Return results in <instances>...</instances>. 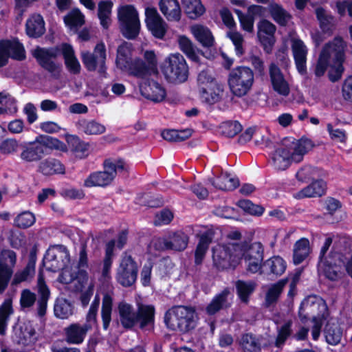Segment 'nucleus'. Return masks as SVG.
Instances as JSON below:
<instances>
[{
  "label": "nucleus",
  "mask_w": 352,
  "mask_h": 352,
  "mask_svg": "<svg viewBox=\"0 0 352 352\" xmlns=\"http://www.w3.org/2000/svg\"><path fill=\"white\" fill-rule=\"evenodd\" d=\"M64 21L71 30L76 31L85 23V16L78 9L72 10L64 18Z\"/></svg>",
  "instance_id": "obj_51"
},
{
  "label": "nucleus",
  "mask_w": 352,
  "mask_h": 352,
  "mask_svg": "<svg viewBox=\"0 0 352 352\" xmlns=\"http://www.w3.org/2000/svg\"><path fill=\"white\" fill-rule=\"evenodd\" d=\"M56 55L53 50L36 48L33 51V56L36 58L40 65L50 72H55L58 68L52 58Z\"/></svg>",
  "instance_id": "obj_28"
},
{
  "label": "nucleus",
  "mask_w": 352,
  "mask_h": 352,
  "mask_svg": "<svg viewBox=\"0 0 352 352\" xmlns=\"http://www.w3.org/2000/svg\"><path fill=\"white\" fill-rule=\"evenodd\" d=\"M16 254L13 250L5 249L0 252V294L8 286L16 263Z\"/></svg>",
  "instance_id": "obj_15"
},
{
  "label": "nucleus",
  "mask_w": 352,
  "mask_h": 352,
  "mask_svg": "<svg viewBox=\"0 0 352 352\" xmlns=\"http://www.w3.org/2000/svg\"><path fill=\"white\" fill-rule=\"evenodd\" d=\"M64 59L65 65L69 72L76 74L80 71V64L75 56L74 50L72 45L63 43L60 46Z\"/></svg>",
  "instance_id": "obj_30"
},
{
  "label": "nucleus",
  "mask_w": 352,
  "mask_h": 352,
  "mask_svg": "<svg viewBox=\"0 0 352 352\" xmlns=\"http://www.w3.org/2000/svg\"><path fill=\"white\" fill-rule=\"evenodd\" d=\"M132 44L124 42L120 45L117 50L116 63L117 67L122 71L133 75L138 74L135 69L136 60H132Z\"/></svg>",
  "instance_id": "obj_18"
},
{
  "label": "nucleus",
  "mask_w": 352,
  "mask_h": 352,
  "mask_svg": "<svg viewBox=\"0 0 352 352\" xmlns=\"http://www.w3.org/2000/svg\"><path fill=\"white\" fill-rule=\"evenodd\" d=\"M331 243L332 239L330 237L327 238L321 248L318 272L329 280H336L340 276V267L337 265L338 258L335 257V255L340 254V252L333 253L328 257L324 256Z\"/></svg>",
  "instance_id": "obj_13"
},
{
  "label": "nucleus",
  "mask_w": 352,
  "mask_h": 352,
  "mask_svg": "<svg viewBox=\"0 0 352 352\" xmlns=\"http://www.w3.org/2000/svg\"><path fill=\"white\" fill-rule=\"evenodd\" d=\"M267 9L273 20L280 25H286L291 19L290 14L276 3H270Z\"/></svg>",
  "instance_id": "obj_39"
},
{
  "label": "nucleus",
  "mask_w": 352,
  "mask_h": 352,
  "mask_svg": "<svg viewBox=\"0 0 352 352\" xmlns=\"http://www.w3.org/2000/svg\"><path fill=\"white\" fill-rule=\"evenodd\" d=\"M316 14L323 33L330 34L335 25L333 17L320 7L316 9Z\"/></svg>",
  "instance_id": "obj_42"
},
{
  "label": "nucleus",
  "mask_w": 352,
  "mask_h": 352,
  "mask_svg": "<svg viewBox=\"0 0 352 352\" xmlns=\"http://www.w3.org/2000/svg\"><path fill=\"white\" fill-rule=\"evenodd\" d=\"M67 142L77 157L82 158L87 155L89 144L81 141L77 136H68Z\"/></svg>",
  "instance_id": "obj_53"
},
{
  "label": "nucleus",
  "mask_w": 352,
  "mask_h": 352,
  "mask_svg": "<svg viewBox=\"0 0 352 352\" xmlns=\"http://www.w3.org/2000/svg\"><path fill=\"white\" fill-rule=\"evenodd\" d=\"M89 329L87 324H72L65 329V340L69 344H81Z\"/></svg>",
  "instance_id": "obj_26"
},
{
  "label": "nucleus",
  "mask_w": 352,
  "mask_h": 352,
  "mask_svg": "<svg viewBox=\"0 0 352 352\" xmlns=\"http://www.w3.org/2000/svg\"><path fill=\"white\" fill-rule=\"evenodd\" d=\"M38 292L39 298L37 301V313L41 317L46 313L47 304L50 295V290L44 282L42 274L40 273L37 281Z\"/></svg>",
  "instance_id": "obj_32"
},
{
  "label": "nucleus",
  "mask_w": 352,
  "mask_h": 352,
  "mask_svg": "<svg viewBox=\"0 0 352 352\" xmlns=\"http://www.w3.org/2000/svg\"><path fill=\"white\" fill-rule=\"evenodd\" d=\"M223 86L218 84H213V86L206 88L199 92L201 100L206 103L212 104L219 102L223 95Z\"/></svg>",
  "instance_id": "obj_38"
},
{
  "label": "nucleus",
  "mask_w": 352,
  "mask_h": 352,
  "mask_svg": "<svg viewBox=\"0 0 352 352\" xmlns=\"http://www.w3.org/2000/svg\"><path fill=\"white\" fill-rule=\"evenodd\" d=\"M164 320L169 329L186 332L195 328L197 315L191 307L176 306L166 312Z\"/></svg>",
  "instance_id": "obj_7"
},
{
  "label": "nucleus",
  "mask_w": 352,
  "mask_h": 352,
  "mask_svg": "<svg viewBox=\"0 0 352 352\" xmlns=\"http://www.w3.org/2000/svg\"><path fill=\"white\" fill-rule=\"evenodd\" d=\"M81 58L85 67L89 71H98L102 76L106 74V48L102 43H98L94 53L88 51L81 52Z\"/></svg>",
  "instance_id": "obj_14"
},
{
  "label": "nucleus",
  "mask_w": 352,
  "mask_h": 352,
  "mask_svg": "<svg viewBox=\"0 0 352 352\" xmlns=\"http://www.w3.org/2000/svg\"><path fill=\"white\" fill-rule=\"evenodd\" d=\"M178 43L180 50L192 61L198 62L199 51L195 47L192 41L185 36H179Z\"/></svg>",
  "instance_id": "obj_46"
},
{
  "label": "nucleus",
  "mask_w": 352,
  "mask_h": 352,
  "mask_svg": "<svg viewBox=\"0 0 352 352\" xmlns=\"http://www.w3.org/2000/svg\"><path fill=\"white\" fill-rule=\"evenodd\" d=\"M118 17L122 34L127 38H135L140 32V21L135 8L129 5L120 7Z\"/></svg>",
  "instance_id": "obj_11"
},
{
  "label": "nucleus",
  "mask_w": 352,
  "mask_h": 352,
  "mask_svg": "<svg viewBox=\"0 0 352 352\" xmlns=\"http://www.w3.org/2000/svg\"><path fill=\"white\" fill-rule=\"evenodd\" d=\"M75 267L79 272L80 278H82L83 282H87L89 280V276L87 272V269L88 268V258L85 245H82L80 247L78 264Z\"/></svg>",
  "instance_id": "obj_56"
},
{
  "label": "nucleus",
  "mask_w": 352,
  "mask_h": 352,
  "mask_svg": "<svg viewBox=\"0 0 352 352\" xmlns=\"http://www.w3.org/2000/svg\"><path fill=\"white\" fill-rule=\"evenodd\" d=\"M239 344L243 352H260L262 344L252 334L246 333L242 336Z\"/></svg>",
  "instance_id": "obj_48"
},
{
  "label": "nucleus",
  "mask_w": 352,
  "mask_h": 352,
  "mask_svg": "<svg viewBox=\"0 0 352 352\" xmlns=\"http://www.w3.org/2000/svg\"><path fill=\"white\" fill-rule=\"evenodd\" d=\"M47 147L40 142L30 143L21 153V158L28 162L40 160L46 153Z\"/></svg>",
  "instance_id": "obj_25"
},
{
  "label": "nucleus",
  "mask_w": 352,
  "mask_h": 352,
  "mask_svg": "<svg viewBox=\"0 0 352 352\" xmlns=\"http://www.w3.org/2000/svg\"><path fill=\"white\" fill-rule=\"evenodd\" d=\"M338 258L337 265L340 267V272H341V264L344 265L345 270L348 275L352 278V253L349 254L345 250V253L340 252V254L335 255V257ZM342 272H340V276H341Z\"/></svg>",
  "instance_id": "obj_61"
},
{
  "label": "nucleus",
  "mask_w": 352,
  "mask_h": 352,
  "mask_svg": "<svg viewBox=\"0 0 352 352\" xmlns=\"http://www.w3.org/2000/svg\"><path fill=\"white\" fill-rule=\"evenodd\" d=\"M39 169L46 175L63 174L65 173L64 166L57 160L47 159L39 165Z\"/></svg>",
  "instance_id": "obj_45"
},
{
  "label": "nucleus",
  "mask_w": 352,
  "mask_h": 352,
  "mask_svg": "<svg viewBox=\"0 0 352 352\" xmlns=\"http://www.w3.org/2000/svg\"><path fill=\"white\" fill-rule=\"evenodd\" d=\"M210 242L211 239L207 234L201 235L195 251L196 264L201 263Z\"/></svg>",
  "instance_id": "obj_59"
},
{
  "label": "nucleus",
  "mask_w": 352,
  "mask_h": 352,
  "mask_svg": "<svg viewBox=\"0 0 352 352\" xmlns=\"http://www.w3.org/2000/svg\"><path fill=\"white\" fill-rule=\"evenodd\" d=\"M263 269L274 274L281 275L286 269V263L281 257L274 256L265 262Z\"/></svg>",
  "instance_id": "obj_52"
},
{
  "label": "nucleus",
  "mask_w": 352,
  "mask_h": 352,
  "mask_svg": "<svg viewBox=\"0 0 352 352\" xmlns=\"http://www.w3.org/2000/svg\"><path fill=\"white\" fill-rule=\"evenodd\" d=\"M299 316L302 322L312 318L311 336L317 340L320 335L322 324L327 321L324 328L326 341L332 345L338 344L342 338V331L336 318H329V312L325 302L316 296H309L301 303Z\"/></svg>",
  "instance_id": "obj_2"
},
{
  "label": "nucleus",
  "mask_w": 352,
  "mask_h": 352,
  "mask_svg": "<svg viewBox=\"0 0 352 352\" xmlns=\"http://www.w3.org/2000/svg\"><path fill=\"white\" fill-rule=\"evenodd\" d=\"M35 217L33 213L25 211L19 214L14 220L15 225L20 228H28L35 223Z\"/></svg>",
  "instance_id": "obj_63"
},
{
  "label": "nucleus",
  "mask_w": 352,
  "mask_h": 352,
  "mask_svg": "<svg viewBox=\"0 0 352 352\" xmlns=\"http://www.w3.org/2000/svg\"><path fill=\"white\" fill-rule=\"evenodd\" d=\"M144 61L136 60L135 69L140 72L134 74L135 76L143 78L146 75L157 72V60L153 51H146L144 54Z\"/></svg>",
  "instance_id": "obj_24"
},
{
  "label": "nucleus",
  "mask_w": 352,
  "mask_h": 352,
  "mask_svg": "<svg viewBox=\"0 0 352 352\" xmlns=\"http://www.w3.org/2000/svg\"><path fill=\"white\" fill-rule=\"evenodd\" d=\"M141 94L154 102L163 101L166 96L165 89L155 81H142L140 83Z\"/></svg>",
  "instance_id": "obj_21"
},
{
  "label": "nucleus",
  "mask_w": 352,
  "mask_h": 352,
  "mask_svg": "<svg viewBox=\"0 0 352 352\" xmlns=\"http://www.w3.org/2000/svg\"><path fill=\"white\" fill-rule=\"evenodd\" d=\"M61 272L58 276V281L63 284H69L71 283L75 279H78V282L82 285L84 283H87V282H83L82 278L79 277V272L74 267L72 266V263L68 265L65 267H63L60 269Z\"/></svg>",
  "instance_id": "obj_50"
},
{
  "label": "nucleus",
  "mask_w": 352,
  "mask_h": 352,
  "mask_svg": "<svg viewBox=\"0 0 352 352\" xmlns=\"http://www.w3.org/2000/svg\"><path fill=\"white\" fill-rule=\"evenodd\" d=\"M286 283L287 280L282 279L266 287L265 304L267 306L277 301Z\"/></svg>",
  "instance_id": "obj_41"
},
{
  "label": "nucleus",
  "mask_w": 352,
  "mask_h": 352,
  "mask_svg": "<svg viewBox=\"0 0 352 352\" xmlns=\"http://www.w3.org/2000/svg\"><path fill=\"white\" fill-rule=\"evenodd\" d=\"M221 132L228 137H233L242 130V126L237 121H228L221 124Z\"/></svg>",
  "instance_id": "obj_64"
},
{
  "label": "nucleus",
  "mask_w": 352,
  "mask_h": 352,
  "mask_svg": "<svg viewBox=\"0 0 352 352\" xmlns=\"http://www.w3.org/2000/svg\"><path fill=\"white\" fill-rule=\"evenodd\" d=\"M230 296V293L228 289H225L221 293L216 295L208 305L206 308L207 313L212 315L220 309L228 307L230 305L228 302Z\"/></svg>",
  "instance_id": "obj_37"
},
{
  "label": "nucleus",
  "mask_w": 352,
  "mask_h": 352,
  "mask_svg": "<svg viewBox=\"0 0 352 352\" xmlns=\"http://www.w3.org/2000/svg\"><path fill=\"white\" fill-rule=\"evenodd\" d=\"M103 170L91 173L84 181V186L105 187L110 185L120 172L126 170L127 165L120 159H108L103 163Z\"/></svg>",
  "instance_id": "obj_6"
},
{
  "label": "nucleus",
  "mask_w": 352,
  "mask_h": 352,
  "mask_svg": "<svg viewBox=\"0 0 352 352\" xmlns=\"http://www.w3.org/2000/svg\"><path fill=\"white\" fill-rule=\"evenodd\" d=\"M76 126L79 131L87 135H100L106 131V127L104 124L94 120H80L77 122Z\"/></svg>",
  "instance_id": "obj_35"
},
{
  "label": "nucleus",
  "mask_w": 352,
  "mask_h": 352,
  "mask_svg": "<svg viewBox=\"0 0 352 352\" xmlns=\"http://www.w3.org/2000/svg\"><path fill=\"white\" fill-rule=\"evenodd\" d=\"M197 83L200 92L206 88L213 86V84H218L219 82L215 80L210 71L204 70L198 75Z\"/></svg>",
  "instance_id": "obj_60"
},
{
  "label": "nucleus",
  "mask_w": 352,
  "mask_h": 352,
  "mask_svg": "<svg viewBox=\"0 0 352 352\" xmlns=\"http://www.w3.org/2000/svg\"><path fill=\"white\" fill-rule=\"evenodd\" d=\"M190 32L204 47H209L214 45V38L212 32L207 27L200 24H195L190 27Z\"/></svg>",
  "instance_id": "obj_31"
},
{
  "label": "nucleus",
  "mask_w": 352,
  "mask_h": 352,
  "mask_svg": "<svg viewBox=\"0 0 352 352\" xmlns=\"http://www.w3.org/2000/svg\"><path fill=\"white\" fill-rule=\"evenodd\" d=\"M108 291L104 294L102 304L101 316L102 326L104 330L109 328L111 321V312L113 305V292L111 287L107 285Z\"/></svg>",
  "instance_id": "obj_33"
},
{
  "label": "nucleus",
  "mask_w": 352,
  "mask_h": 352,
  "mask_svg": "<svg viewBox=\"0 0 352 352\" xmlns=\"http://www.w3.org/2000/svg\"><path fill=\"white\" fill-rule=\"evenodd\" d=\"M310 252L309 241L308 239L302 238L294 245V262L295 264H300L309 255Z\"/></svg>",
  "instance_id": "obj_43"
},
{
  "label": "nucleus",
  "mask_w": 352,
  "mask_h": 352,
  "mask_svg": "<svg viewBox=\"0 0 352 352\" xmlns=\"http://www.w3.org/2000/svg\"><path fill=\"white\" fill-rule=\"evenodd\" d=\"M45 31V22L39 14H34L26 22V32L30 37H38Z\"/></svg>",
  "instance_id": "obj_34"
},
{
  "label": "nucleus",
  "mask_w": 352,
  "mask_h": 352,
  "mask_svg": "<svg viewBox=\"0 0 352 352\" xmlns=\"http://www.w3.org/2000/svg\"><path fill=\"white\" fill-rule=\"evenodd\" d=\"M162 71L166 79L173 83L184 82L188 76L186 62L179 53L171 54L164 59Z\"/></svg>",
  "instance_id": "obj_8"
},
{
  "label": "nucleus",
  "mask_w": 352,
  "mask_h": 352,
  "mask_svg": "<svg viewBox=\"0 0 352 352\" xmlns=\"http://www.w3.org/2000/svg\"><path fill=\"white\" fill-rule=\"evenodd\" d=\"M112 6L111 1H101L98 4V17L100 20V24L104 28H108L111 24Z\"/></svg>",
  "instance_id": "obj_57"
},
{
  "label": "nucleus",
  "mask_w": 352,
  "mask_h": 352,
  "mask_svg": "<svg viewBox=\"0 0 352 352\" xmlns=\"http://www.w3.org/2000/svg\"><path fill=\"white\" fill-rule=\"evenodd\" d=\"M186 15L191 19H196L205 12V8L200 0H183Z\"/></svg>",
  "instance_id": "obj_44"
},
{
  "label": "nucleus",
  "mask_w": 352,
  "mask_h": 352,
  "mask_svg": "<svg viewBox=\"0 0 352 352\" xmlns=\"http://www.w3.org/2000/svg\"><path fill=\"white\" fill-rule=\"evenodd\" d=\"M292 50L296 68L299 73L304 74L307 71V56L308 48L299 38L292 39Z\"/></svg>",
  "instance_id": "obj_23"
},
{
  "label": "nucleus",
  "mask_w": 352,
  "mask_h": 352,
  "mask_svg": "<svg viewBox=\"0 0 352 352\" xmlns=\"http://www.w3.org/2000/svg\"><path fill=\"white\" fill-rule=\"evenodd\" d=\"M192 135L190 129H185L182 131L168 129L164 130L162 133V138L169 142H181L184 141Z\"/></svg>",
  "instance_id": "obj_58"
},
{
  "label": "nucleus",
  "mask_w": 352,
  "mask_h": 352,
  "mask_svg": "<svg viewBox=\"0 0 352 352\" xmlns=\"http://www.w3.org/2000/svg\"><path fill=\"white\" fill-rule=\"evenodd\" d=\"M13 313L11 299H6L0 306V334L6 332L10 316Z\"/></svg>",
  "instance_id": "obj_54"
},
{
  "label": "nucleus",
  "mask_w": 352,
  "mask_h": 352,
  "mask_svg": "<svg viewBox=\"0 0 352 352\" xmlns=\"http://www.w3.org/2000/svg\"><path fill=\"white\" fill-rule=\"evenodd\" d=\"M345 47V43L339 36L327 43L319 54L314 69L315 75L318 77L322 76L329 69L330 80H338L342 73Z\"/></svg>",
  "instance_id": "obj_3"
},
{
  "label": "nucleus",
  "mask_w": 352,
  "mask_h": 352,
  "mask_svg": "<svg viewBox=\"0 0 352 352\" xmlns=\"http://www.w3.org/2000/svg\"><path fill=\"white\" fill-rule=\"evenodd\" d=\"M9 58L16 60L25 58V50L17 40H5L0 42V67L6 65Z\"/></svg>",
  "instance_id": "obj_17"
},
{
  "label": "nucleus",
  "mask_w": 352,
  "mask_h": 352,
  "mask_svg": "<svg viewBox=\"0 0 352 352\" xmlns=\"http://www.w3.org/2000/svg\"><path fill=\"white\" fill-rule=\"evenodd\" d=\"M314 146L312 142L308 139L286 138L272 154L274 167L279 170L289 168L292 163L300 162Z\"/></svg>",
  "instance_id": "obj_4"
},
{
  "label": "nucleus",
  "mask_w": 352,
  "mask_h": 352,
  "mask_svg": "<svg viewBox=\"0 0 352 352\" xmlns=\"http://www.w3.org/2000/svg\"><path fill=\"white\" fill-rule=\"evenodd\" d=\"M254 83V73L247 67H237L228 76V85L232 93L239 97L246 95Z\"/></svg>",
  "instance_id": "obj_10"
},
{
  "label": "nucleus",
  "mask_w": 352,
  "mask_h": 352,
  "mask_svg": "<svg viewBox=\"0 0 352 352\" xmlns=\"http://www.w3.org/2000/svg\"><path fill=\"white\" fill-rule=\"evenodd\" d=\"M257 36L264 50L267 53H270L276 42L275 32L276 26L270 21L266 19L261 20L258 25Z\"/></svg>",
  "instance_id": "obj_20"
},
{
  "label": "nucleus",
  "mask_w": 352,
  "mask_h": 352,
  "mask_svg": "<svg viewBox=\"0 0 352 352\" xmlns=\"http://www.w3.org/2000/svg\"><path fill=\"white\" fill-rule=\"evenodd\" d=\"M137 274L138 266L135 262L130 255L125 253L117 270V280L124 287L131 286L135 283Z\"/></svg>",
  "instance_id": "obj_16"
},
{
  "label": "nucleus",
  "mask_w": 352,
  "mask_h": 352,
  "mask_svg": "<svg viewBox=\"0 0 352 352\" xmlns=\"http://www.w3.org/2000/svg\"><path fill=\"white\" fill-rule=\"evenodd\" d=\"M54 314L60 319H67L73 314V306L66 299L57 298L54 308Z\"/></svg>",
  "instance_id": "obj_49"
},
{
  "label": "nucleus",
  "mask_w": 352,
  "mask_h": 352,
  "mask_svg": "<svg viewBox=\"0 0 352 352\" xmlns=\"http://www.w3.org/2000/svg\"><path fill=\"white\" fill-rule=\"evenodd\" d=\"M36 258L31 255V257L25 267L17 271L13 277L12 283L18 285L22 282L30 280L35 274Z\"/></svg>",
  "instance_id": "obj_36"
},
{
  "label": "nucleus",
  "mask_w": 352,
  "mask_h": 352,
  "mask_svg": "<svg viewBox=\"0 0 352 352\" xmlns=\"http://www.w3.org/2000/svg\"><path fill=\"white\" fill-rule=\"evenodd\" d=\"M292 324V321L288 320L278 327V336L275 342L276 346L280 347L290 336Z\"/></svg>",
  "instance_id": "obj_62"
},
{
  "label": "nucleus",
  "mask_w": 352,
  "mask_h": 352,
  "mask_svg": "<svg viewBox=\"0 0 352 352\" xmlns=\"http://www.w3.org/2000/svg\"><path fill=\"white\" fill-rule=\"evenodd\" d=\"M145 22L148 30L157 38H163L167 31V24L154 8L145 10Z\"/></svg>",
  "instance_id": "obj_19"
},
{
  "label": "nucleus",
  "mask_w": 352,
  "mask_h": 352,
  "mask_svg": "<svg viewBox=\"0 0 352 352\" xmlns=\"http://www.w3.org/2000/svg\"><path fill=\"white\" fill-rule=\"evenodd\" d=\"M118 313L120 323L125 329L132 328L137 322H140V327L144 329L151 327L154 322L155 310L151 305H139L137 313L132 305L120 302L118 305Z\"/></svg>",
  "instance_id": "obj_5"
},
{
  "label": "nucleus",
  "mask_w": 352,
  "mask_h": 352,
  "mask_svg": "<svg viewBox=\"0 0 352 352\" xmlns=\"http://www.w3.org/2000/svg\"><path fill=\"white\" fill-rule=\"evenodd\" d=\"M36 340V331L33 324L30 321L24 322L20 328L18 342L28 346L33 344Z\"/></svg>",
  "instance_id": "obj_40"
},
{
  "label": "nucleus",
  "mask_w": 352,
  "mask_h": 352,
  "mask_svg": "<svg viewBox=\"0 0 352 352\" xmlns=\"http://www.w3.org/2000/svg\"><path fill=\"white\" fill-rule=\"evenodd\" d=\"M213 185L221 190H231L239 186V180L237 178L231 176L230 174L223 173L216 179Z\"/></svg>",
  "instance_id": "obj_47"
},
{
  "label": "nucleus",
  "mask_w": 352,
  "mask_h": 352,
  "mask_svg": "<svg viewBox=\"0 0 352 352\" xmlns=\"http://www.w3.org/2000/svg\"><path fill=\"white\" fill-rule=\"evenodd\" d=\"M270 76L273 90L280 96H287L290 93L289 84L275 64L270 67Z\"/></svg>",
  "instance_id": "obj_22"
},
{
  "label": "nucleus",
  "mask_w": 352,
  "mask_h": 352,
  "mask_svg": "<svg viewBox=\"0 0 352 352\" xmlns=\"http://www.w3.org/2000/svg\"><path fill=\"white\" fill-rule=\"evenodd\" d=\"M71 264V258L68 250L64 245L50 246L46 252L43 265L48 271L57 272Z\"/></svg>",
  "instance_id": "obj_12"
},
{
  "label": "nucleus",
  "mask_w": 352,
  "mask_h": 352,
  "mask_svg": "<svg viewBox=\"0 0 352 352\" xmlns=\"http://www.w3.org/2000/svg\"><path fill=\"white\" fill-rule=\"evenodd\" d=\"M256 287V284L253 281L238 280L236 283L237 294L241 301L247 302L249 296L252 294Z\"/></svg>",
  "instance_id": "obj_55"
},
{
  "label": "nucleus",
  "mask_w": 352,
  "mask_h": 352,
  "mask_svg": "<svg viewBox=\"0 0 352 352\" xmlns=\"http://www.w3.org/2000/svg\"><path fill=\"white\" fill-rule=\"evenodd\" d=\"M243 259L249 272H258L263 259L262 244L260 242L251 244L246 242L228 243L225 245L218 244L212 249L213 263L218 269H234Z\"/></svg>",
  "instance_id": "obj_1"
},
{
  "label": "nucleus",
  "mask_w": 352,
  "mask_h": 352,
  "mask_svg": "<svg viewBox=\"0 0 352 352\" xmlns=\"http://www.w3.org/2000/svg\"><path fill=\"white\" fill-rule=\"evenodd\" d=\"M160 8L168 21H178L181 18V8L178 0H161Z\"/></svg>",
  "instance_id": "obj_29"
},
{
  "label": "nucleus",
  "mask_w": 352,
  "mask_h": 352,
  "mask_svg": "<svg viewBox=\"0 0 352 352\" xmlns=\"http://www.w3.org/2000/svg\"><path fill=\"white\" fill-rule=\"evenodd\" d=\"M327 184L322 179H316L294 194L296 199L321 197L325 193Z\"/></svg>",
  "instance_id": "obj_27"
},
{
  "label": "nucleus",
  "mask_w": 352,
  "mask_h": 352,
  "mask_svg": "<svg viewBox=\"0 0 352 352\" xmlns=\"http://www.w3.org/2000/svg\"><path fill=\"white\" fill-rule=\"evenodd\" d=\"M188 241V236L182 232L170 233L162 237H155L148 246V253L157 256L163 250L182 251L186 248Z\"/></svg>",
  "instance_id": "obj_9"
}]
</instances>
